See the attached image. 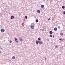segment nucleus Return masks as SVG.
<instances>
[{
	"label": "nucleus",
	"instance_id": "24",
	"mask_svg": "<svg viewBox=\"0 0 65 65\" xmlns=\"http://www.w3.org/2000/svg\"><path fill=\"white\" fill-rule=\"evenodd\" d=\"M63 13H64V14H65V11H64V12H63Z\"/></svg>",
	"mask_w": 65,
	"mask_h": 65
},
{
	"label": "nucleus",
	"instance_id": "10",
	"mask_svg": "<svg viewBox=\"0 0 65 65\" xmlns=\"http://www.w3.org/2000/svg\"><path fill=\"white\" fill-rule=\"evenodd\" d=\"M55 31H57V28H55L54 29Z\"/></svg>",
	"mask_w": 65,
	"mask_h": 65
},
{
	"label": "nucleus",
	"instance_id": "25",
	"mask_svg": "<svg viewBox=\"0 0 65 65\" xmlns=\"http://www.w3.org/2000/svg\"><path fill=\"white\" fill-rule=\"evenodd\" d=\"M63 39H62V41H63V40H64V39H63V38H62Z\"/></svg>",
	"mask_w": 65,
	"mask_h": 65
},
{
	"label": "nucleus",
	"instance_id": "27",
	"mask_svg": "<svg viewBox=\"0 0 65 65\" xmlns=\"http://www.w3.org/2000/svg\"><path fill=\"white\" fill-rule=\"evenodd\" d=\"M49 0H47V1H48Z\"/></svg>",
	"mask_w": 65,
	"mask_h": 65
},
{
	"label": "nucleus",
	"instance_id": "17",
	"mask_svg": "<svg viewBox=\"0 0 65 65\" xmlns=\"http://www.w3.org/2000/svg\"><path fill=\"white\" fill-rule=\"evenodd\" d=\"M25 18L26 19H27V16H25Z\"/></svg>",
	"mask_w": 65,
	"mask_h": 65
},
{
	"label": "nucleus",
	"instance_id": "21",
	"mask_svg": "<svg viewBox=\"0 0 65 65\" xmlns=\"http://www.w3.org/2000/svg\"><path fill=\"white\" fill-rule=\"evenodd\" d=\"M61 27H60V26H58V28H59V29H60Z\"/></svg>",
	"mask_w": 65,
	"mask_h": 65
},
{
	"label": "nucleus",
	"instance_id": "18",
	"mask_svg": "<svg viewBox=\"0 0 65 65\" xmlns=\"http://www.w3.org/2000/svg\"><path fill=\"white\" fill-rule=\"evenodd\" d=\"M55 48H57V47H58V46H57V45H56L55 46Z\"/></svg>",
	"mask_w": 65,
	"mask_h": 65
},
{
	"label": "nucleus",
	"instance_id": "22",
	"mask_svg": "<svg viewBox=\"0 0 65 65\" xmlns=\"http://www.w3.org/2000/svg\"><path fill=\"white\" fill-rule=\"evenodd\" d=\"M50 18H49L48 19V21H50Z\"/></svg>",
	"mask_w": 65,
	"mask_h": 65
},
{
	"label": "nucleus",
	"instance_id": "20",
	"mask_svg": "<svg viewBox=\"0 0 65 65\" xmlns=\"http://www.w3.org/2000/svg\"><path fill=\"white\" fill-rule=\"evenodd\" d=\"M50 37H52V35H50Z\"/></svg>",
	"mask_w": 65,
	"mask_h": 65
},
{
	"label": "nucleus",
	"instance_id": "15",
	"mask_svg": "<svg viewBox=\"0 0 65 65\" xmlns=\"http://www.w3.org/2000/svg\"><path fill=\"white\" fill-rule=\"evenodd\" d=\"M38 39L39 40H41V38H38Z\"/></svg>",
	"mask_w": 65,
	"mask_h": 65
},
{
	"label": "nucleus",
	"instance_id": "4",
	"mask_svg": "<svg viewBox=\"0 0 65 65\" xmlns=\"http://www.w3.org/2000/svg\"><path fill=\"white\" fill-rule=\"evenodd\" d=\"M5 31V30H4V29H2L1 30V31L2 32H4Z\"/></svg>",
	"mask_w": 65,
	"mask_h": 65
},
{
	"label": "nucleus",
	"instance_id": "16",
	"mask_svg": "<svg viewBox=\"0 0 65 65\" xmlns=\"http://www.w3.org/2000/svg\"><path fill=\"white\" fill-rule=\"evenodd\" d=\"M9 42L10 43H11V42H12V41H11V40H10Z\"/></svg>",
	"mask_w": 65,
	"mask_h": 65
},
{
	"label": "nucleus",
	"instance_id": "2",
	"mask_svg": "<svg viewBox=\"0 0 65 65\" xmlns=\"http://www.w3.org/2000/svg\"><path fill=\"white\" fill-rule=\"evenodd\" d=\"M35 24H34V23H32L31 24V26H30V28H31V29H34V25H35Z\"/></svg>",
	"mask_w": 65,
	"mask_h": 65
},
{
	"label": "nucleus",
	"instance_id": "1",
	"mask_svg": "<svg viewBox=\"0 0 65 65\" xmlns=\"http://www.w3.org/2000/svg\"><path fill=\"white\" fill-rule=\"evenodd\" d=\"M36 44H38V43H39V44H43L42 41L41 40H39L38 41L36 40Z\"/></svg>",
	"mask_w": 65,
	"mask_h": 65
},
{
	"label": "nucleus",
	"instance_id": "19",
	"mask_svg": "<svg viewBox=\"0 0 65 65\" xmlns=\"http://www.w3.org/2000/svg\"><path fill=\"white\" fill-rule=\"evenodd\" d=\"M20 41H23V39H22V38L21 39H20Z\"/></svg>",
	"mask_w": 65,
	"mask_h": 65
},
{
	"label": "nucleus",
	"instance_id": "14",
	"mask_svg": "<svg viewBox=\"0 0 65 65\" xmlns=\"http://www.w3.org/2000/svg\"><path fill=\"white\" fill-rule=\"evenodd\" d=\"M38 22V20H36V23H37Z\"/></svg>",
	"mask_w": 65,
	"mask_h": 65
},
{
	"label": "nucleus",
	"instance_id": "3",
	"mask_svg": "<svg viewBox=\"0 0 65 65\" xmlns=\"http://www.w3.org/2000/svg\"><path fill=\"white\" fill-rule=\"evenodd\" d=\"M15 39V42H17V43H18V40H17V38H14Z\"/></svg>",
	"mask_w": 65,
	"mask_h": 65
},
{
	"label": "nucleus",
	"instance_id": "8",
	"mask_svg": "<svg viewBox=\"0 0 65 65\" xmlns=\"http://www.w3.org/2000/svg\"><path fill=\"white\" fill-rule=\"evenodd\" d=\"M53 34V32H52V31H50V34Z\"/></svg>",
	"mask_w": 65,
	"mask_h": 65
},
{
	"label": "nucleus",
	"instance_id": "12",
	"mask_svg": "<svg viewBox=\"0 0 65 65\" xmlns=\"http://www.w3.org/2000/svg\"><path fill=\"white\" fill-rule=\"evenodd\" d=\"M62 8H63V9H64V8H65V6H62Z\"/></svg>",
	"mask_w": 65,
	"mask_h": 65
},
{
	"label": "nucleus",
	"instance_id": "23",
	"mask_svg": "<svg viewBox=\"0 0 65 65\" xmlns=\"http://www.w3.org/2000/svg\"><path fill=\"white\" fill-rule=\"evenodd\" d=\"M59 40H62V39L60 38L59 39Z\"/></svg>",
	"mask_w": 65,
	"mask_h": 65
},
{
	"label": "nucleus",
	"instance_id": "7",
	"mask_svg": "<svg viewBox=\"0 0 65 65\" xmlns=\"http://www.w3.org/2000/svg\"><path fill=\"white\" fill-rule=\"evenodd\" d=\"M37 12H38V13H40V11L39 10H37Z\"/></svg>",
	"mask_w": 65,
	"mask_h": 65
},
{
	"label": "nucleus",
	"instance_id": "26",
	"mask_svg": "<svg viewBox=\"0 0 65 65\" xmlns=\"http://www.w3.org/2000/svg\"><path fill=\"white\" fill-rule=\"evenodd\" d=\"M53 37H54V35L53 36Z\"/></svg>",
	"mask_w": 65,
	"mask_h": 65
},
{
	"label": "nucleus",
	"instance_id": "28",
	"mask_svg": "<svg viewBox=\"0 0 65 65\" xmlns=\"http://www.w3.org/2000/svg\"><path fill=\"white\" fill-rule=\"evenodd\" d=\"M45 59H46V58H45Z\"/></svg>",
	"mask_w": 65,
	"mask_h": 65
},
{
	"label": "nucleus",
	"instance_id": "6",
	"mask_svg": "<svg viewBox=\"0 0 65 65\" xmlns=\"http://www.w3.org/2000/svg\"><path fill=\"white\" fill-rule=\"evenodd\" d=\"M10 19H14V16H11Z\"/></svg>",
	"mask_w": 65,
	"mask_h": 65
},
{
	"label": "nucleus",
	"instance_id": "11",
	"mask_svg": "<svg viewBox=\"0 0 65 65\" xmlns=\"http://www.w3.org/2000/svg\"><path fill=\"white\" fill-rule=\"evenodd\" d=\"M12 59H15V56H13L12 57Z\"/></svg>",
	"mask_w": 65,
	"mask_h": 65
},
{
	"label": "nucleus",
	"instance_id": "9",
	"mask_svg": "<svg viewBox=\"0 0 65 65\" xmlns=\"http://www.w3.org/2000/svg\"><path fill=\"white\" fill-rule=\"evenodd\" d=\"M63 32H61L60 35H61V36H63Z\"/></svg>",
	"mask_w": 65,
	"mask_h": 65
},
{
	"label": "nucleus",
	"instance_id": "13",
	"mask_svg": "<svg viewBox=\"0 0 65 65\" xmlns=\"http://www.w3.org/2000/svg\"><path fill=\"white\" fill-rule=\"evenodd\" d=\"M24 25H25L24 24V23H22V26H24Z\"/></svg>",
	"mask_w": 65,
	"mask_h": 65
},
{
	"label": "nucleus",
	"instance_id": "5",
	"mask_svg": "<svg viewBox=\"0 0 65 65\" xmlns=\"http://www.w3.org/2000/svg\"><path fill=\"white\" fill-rule=\"evenodd\" d=\"M41 7L42 8H43L44 7V5H41Z\"/></svg>",
	"mask_w": 65,
	"mask_h": 65
}]
</instances>
